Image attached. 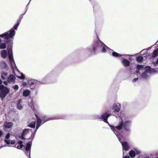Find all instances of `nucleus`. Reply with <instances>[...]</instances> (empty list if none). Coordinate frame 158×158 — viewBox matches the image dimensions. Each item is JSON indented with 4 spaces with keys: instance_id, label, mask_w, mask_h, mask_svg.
Masks as SVG:
<instances>
[{
    "instance_id": "obj_1",
    "label": "nucleus",
    "mask_w": 158,
    "mask_h": 158,
    "mask_svg": "<svg viewBox=\"0 0 158 158\" xmlns=\"http://www.w3.org/2000/svg\"><path fill=\"white\" fill-rule=\"evenodd\" d=\"M115 117L117 118L118 120H119V123L118 125L115 127L110 126L111 129L115 135H118L116 132V130H123L126 132H130L131 131L130 127L132 124L131 121L122 115L121 116H115Z\"/></svg>"
},
{
    "instance_id": "obj_2",
    "label": "nucleus",
    "mask_w": 158,
    "mask_h": 158,
    "mask_svg": "<svg viewBox=\"0 0 158 158\" xmlns=\"http://www.w3.org/2000/svg\"><path fill=\"white\" fill-rule=\"evenodd\" d=\"M7 49L8 50V56L12 69L14 72H15V71H16L18 73V74L17 75H16L17 78L21 79H24L25 78L24 75L23 73L19 71L15 65L12 55L11 46H8Z\"/></svg>"
},
{
    "instance_id": "obj_3",
    "label": "nucleus",
    "mask_w": 158,
    "mask_h": 158,
    "mask_svg": "<svg viewBox=\"0 0 158 158\" xmlns=\"http://www.w3.org/2000/svg\"><path fill=\"white\" fill-rule=\"evenodd\" d=\"M137 70L135 71L136 73L139 74L140 71L144 70V71L142 73L141 77L142 78L145 80L148 79L152 73V70L149 66H147L145 68H143V65H138L136 66Z\"/></svg>"
},
{
    "instance_id": "obj_4",
    "label": "nucleus",
    "mask_w": 158,
    "mask_h": 158,
    "mask_svg": "<svg viewBox=\"0 0 158 158\" xmlns=\"http://www.w3.org/2000/svg\"><path fill=\"white\" fill-rule=\"evenodd\" d=\"M109 49L106 45L100 40L95 43L93 46L92 50L94 53L98 51H101L103 53H105L107 50Z\"/></svg>"
},
{
    "instance_id": "obj_5",
    "label": "nucleus",
    "mask_w": 158,
    "mask_h": 158,
    "mask_svg": "<svg viewBox=\"0 0 158 158\" xmlns=\"http://www.w3.org/2000/svg\"><path fill=\"white\" fill-rule=\"evenodd\" d=\"M20 22V21H18L17 23L14 26L13 28L9 31L0 35V37H4V39L6 40H8L10 38L13 39L15 33V30H17Z\"/></svg>"
},
{
    "instance_id": "obj_6",
    "label": "nucleus",
    "mask_w": 158,
    "mask_h": 158,
    "mask_svg": "<svg viewBox=\"0 0 158 158\" xmlns=\"http://www.w3.org/2000/svg\"><path fill=\"white\" fill-rule=\"evenodd\" d=\"M10 90V88L2 85H0V97L3 101Z\"/></svg>"
},
{
    "instance_id": "obj_7",
    "label": "nucleus",
    "mask_w": 158,
    "mask_h": 158,
    "mask_svg": "<svg viewBox=\"0 0 158 158\" xmlns=\"http://www.w3.org/2000/svg\"><path fill=\"white\" fill-rule=\"evenodd\" d=\"M111 114H110L107 113H105L102 114L101 116L99 115H94L93 117V119H100L103 120L104 122L107 123L110 126L107 121V119L111 115Z\"/></svg>"
},
{
    "instance_id": "obj_8",
    "label": "nucleus",
    "mask_w": 158,
    "mask_h": 158,
    "mask_svg": "<svg viewBox=\"0 0 158 158\" xmlns=\"http://www.w3.org/2000/svg\"><path fill=\"white\" fill-rule=\"evenodd\" d=\"M116 135L122 146L123 151V155H124V151H127L129 149V144L127 142H123L122 141H121V137H122V135Z\"/></svg>"
},
{
    "instance_id": "obj_9",
    "label": "nucleus",
    "mask_w": 158,
    "mask_h": 158,
    "mask_svg": "<svg viewBox=\"0 0 158 158\" xmlns=\"http://www.w3.org/2000/svg\"><path fill=\"white\" fill-rule=\"evenodd\" d=\"M46 116H44L43 117H42V120L43 121H44V122H46L49 120H52L54 119H64L65 118V116L64 115H58L55 117L50 118L45 120V119H44V118Z\"/></svg>"
},
{
    "instance_id": "obj_10",
    "label": "nucleus",
    "mask_w": 158,
    "mask_h": 158,
    "mask_svg": "<svg viewBox=\"0 0 158 158\" xmlns=\"http://www.w3.org/2000/svg\"><path fill=\"white\" fill-rule=\"evenodd\" d=\"M31 142H29L27 143L26 146L25 148V152L27 156H28L29 158H31L30 157V149L31 146Z\"/></svg>"
},
{
    "instance_id": "obj_11",
    "label": "nucleus",
    "mask_w": 158,
    "mask_h": 158,
    "mask_svg": "<svg viewBox=\"0 0 158 158\" xmlns=\"http://www.w3.org/2000/svg\"><path fill=\"white\" fill-rule=\"evenodd\" d=\"M121 105L118 103H114L112 107V110L114 112H118L120 110Z\"/></svg>"
},
{
    "instance_id": "obj_12",
    "label": "nucleus",
    "mask_w": 158,
    "mask_h": 158,
    "mask_svg": "<svg viewBox=\"0 0 158 158\" xmlns=\"http://www.w3.org/2000/svg\"><path fill=\"white\" fill-rule=\"evenodd\" d=\"M35 115L36 116V119L37 120V125L36 126V130L35 131V132L40 126L42 125V120L39 117L35 114Z\"/></svg>"
},
{
    "instance_id": "obj_13",
    "label": "nucleus",
    "mask_w": 158,
    "mask_h": 158,
    "mask_svg": "<svg viewBox=\"0 0 158 158\" xmlns=\"http://www.w3.org/2000/svg\"><path fill=\"white\" fill-rule=\"evenodd\" d=\"M112 55L115 57H122V56H126V57L128 58V57H129V59H131L130 58V57H131V56L130 55H121L120 54H118V53L115 52H113L112 53Z\"/></svg>"
},
{
    "instance_id": "obj_14",
    "label": "nucleus",
    "mask_w": 158,
    "mask_h": 158,
    "mask_svg": "<svg viewBox=\"0 0 158 158\" xmlns=\"http://www.w3.org/2000/svg\"><path fill=\"white\" fill-rule=\"evenodd\" d=\"M31 130L29 129H24L23 131V134L21 136H19V138L22 139H24V136L28 134Z\"/></svg>"
},
{
    "instance_id": "obj_15",
    "label": "nucleus",
    "mask_w": 158,
    "mask_h": 158,
    "mask_svg": "<svg viewBox=\"0 0 158 158\" xmlns=\"http://www.w3.org/2000/svg\"><path fill=\"white\" fill-rule=\"evenodd\" d=\"M15 77L13 74H11L8 77L7 81L9 83H14L15 80Z\"/></svg>"
},
{
    "instance_id": "obj_16",
    "label": "nucleus",
    "mask_w": 158,
    "mask_h": 158,
    "mask_svg": "<svg viewBox=\"0 0 158 158\" xmlns=\"http://www.w3.org/2000/svg\"><path fill=\"white\" fill-rule=\"evenodd\" d=\"M13 125V123L11 122H5L3 124V127L9 129L12 127Z\"/></svg>"
},
{
    "instance_id": "obj_17",
    "label": "nucleus",
    "mask_w": 158,
    "mask_h": 158,
    "mask_svg": "<svg viewBox=\"0 0 158 158\" xmlns=\"http://www.w3.org/2000/svg\"><path fill=\"white\" fill-rule=\"evenodd\" d=\"M122 63L124 66L127 67L129 66L130 62L124 58H122Z\"/></svg>"
},
{
    "instance_id": "obj_18",
    "label": "nucleus",
    "mask_w": 158,
    "mask_h": 158,
    "mask_svg": "<svg viewBox=\"0 0 158 158\" xmlns=\"http://www.w3.org/2000/svg\"><path fill=\"white\" fill-rule=\"evenodd\" d=\"M0 67L2 69L7 70L8 69V66L6 62L2 61L0 62Z\"/></svg>"
},
{
    "instance_id": "obj_19",
    "label": "nucleus",
    "mask_w": 158,
    "mask_h": 158,
    "mask_svg": "<svg viewBox=\"0 0 158 158\" xmlns=\"http://www.w3.org/2000/svg\"><path fill=\"white\" fill-rule=\"evenodd\" d=\"M23 142L22 141H19L18 142V144L15 145V147L18 149H21L23 146Z\"/></svg>"
},
{
    "instance_id": "obj_20",
    "label": "nucleus",
    "mask_w": 158,
    "mask_h": 158,
    "mask_svg": "<svg viewBox=\"0 0 158 158\" xmlns=\"http://www.w3.org/2000/svg\"><path fill=\"white\" fill-rule=\"evenodd\" d=\"M1 57L3 58H5L7 56V51L5 50H2L1 52Z\"/></svg>"
},
{
    "instance_id": "obj_21",
    "label": "nucleus",
    "mask_w": 158,
    "mask_h": 158,
    "mask_svg": "<svg viewBox=\"0 0 158 158\" xmlns=\"http://www.w3.org/2000/svg\"><path fill=\"white\" fill-rule=\"evenodd\" d=\"M21 100L19 99L18 100L17 103L16 105L17 108L19 110H21L23 108V106L21 104Z\"/></svg>"
},
{
    "instance_id": "obj_22",
    "label": "nucleus",
    "mask_w": 158,
    "mask_h": 158,
    "mask_svg": "<svg viewBox=\"0 0 158 158\" xmlns=\"http://www.w3.org/2000/svg\"><path fill=\"white\" fill-rule=\"evenodd\" d=\"M37 83V81L34 80L29 79L27 80V83L30 85H34Z\"/></svg>"
},
{
    "instance_id": "obj_23",
    "label": "nucleus",
    "mask_w": 158,
    "mask_h": 158,
    "mask_svg": "<svg viewBox=\"0 0 158 158\" xmlns=\"http://www.w3.org/2000/svg\"><path fill=\"white\" fill-rule=\"evenodd\" d=\"M8 73L5 72H3L1 74V77L3 80H5L7 79Z\"/></svg>"
},
{
    "instance_id": "obj_24",
    "label": "nucleus",
    "mask_w": 158,
    "mask_h": 158,
    "mask_svg": "<svg viewBox=\"0 0 158 158\" xmlns=\"http://www.w3.org/2000/svg\"><path fill=\"white\" fill-rule=\"evenodd\" d=\"M30 91L28 89H25L23 90V95L24 97L28 96L30 94Z\"/></svg>"
},
{
    "instance_id": "obj_25",
    "label": "nucleus",
    "mask_w": 158,
    "mask_h": 158,
    "mask_svg": "<svg viewBox=\"0 0 158 158\" xmlns=\"http://www.w3.org/2000/svg\"><path fill=\"white\" fill-rule=\"evenodd\" d=\"M158 55V48L156 50H155L153 53V55L152 56V58H154L156 57Z\"/></svg>"
},
{
    "instance_id": "obj_26",
    "label": "nucleus",
    "mask_w": 158,
    "mask_h": 158,
    "mask_svg": "<svg viewBox=\"0 0 158 158\" xmlns=\"http://www.w3.org/2000/svg\"><path fill=\"white\" fill-rule=\"evenodd\" d=\"M35 121H32L28 125L29 127L32 128H35Z\"/></svg>"
},
{
    "instance_id": "obj_27",
    "label": "nucleus",
    "mask_w": 158,
    "mask_h": 158,
    "mask_svg": "<svg viewBox=\"0 0 158 158\" xmlns=\"http://www.w3.org/2000/svg\"><path fill=\"white\" fill-rule=\"evenodd\" d=\"M129 153L130 156L132 157H134L135 155V152L133 150L130 151L129 152Z\"/></svg>"
},
{
    "instance_id": "obj_28",
    "label": "nucleus",
    "mask_w": 158,
    "mask_h": 158,
    "mask_svg": "<svg viewBox=\"0 0 158 158\" xmlns=\"http://www.w3.org/2000/svg\"><path fill=\"white\" fill-rule=\"evenodd\" d=\"M29 105L31 107L32 110H34L35 108L34 107V105H33V102L32 100H31V103L30 104H29Z\"/></svg>"
},
{
    "instance_id": "obj_29",
    "label": "nucleus",
    "mask_w": 158,
    "mask_h": 158,
    "mask_svg": "<svg viewBox=\"0 0 158 158\" xmlns=\"http://www.w3.org/2000/svg\"><path fill=\"white\" fill-rule=\"evenodd\" d=\"M143 60V58L142 56H138L137 58V61L139 62H141Z\"/></svg>"
},
{
    "instance_id": "obj_30",
    "label": "nucleus",
    "mask_w": 158,
    "mask_h": 158,
    "mask_svg": "<svg viewBox=\"0 0 158 158\" xmlns=\"http://www.w3.org/2000/svg\"><path fill=\"white\" fill-rule=\"evenodd\" d=\"M6 47V45L5 43H2L0 44V48L4 49Z\"/></svg>"
},
{
    "instance_id": "obj_31",
    "label": "nucleus",
    "mask_w": 158,
    "mask_h": 158,
    "mask_svg": "<svg viewBox=\"0 0 158 158\" xmlns=\"http://www.w3.org/2000/svg\"><path fill=\"white\" fill-rule=\"evenodd\" d=\"M12 88L16 90H17L19 89V86L18 85H15L12 86Z\"/></svg>"
},
{
    "instance_id": "obj_32",
    "label": "nucleus",
    "mask_w": 158,
    "mask_h": 158,
    "mask_svg": "<svg viewBox=\"0 0 158 158\" xmlns=\"http://www.w3.org/2000/svg\"><path fill=\"white\" fill-rule=\"evenodd\" d=\"M10 140L5 139L4 140L5 143H6L7 144H10Z\"/></svg>"
},
{
    "instance_id": "obj_33",
    "label": "nucleus",
    "mask_w": 158,
    "mask_h": 158,
    "mask_svg": "<svg viewBox=\"0 0 158 158\" xmlns=\"http://www.w3.org/2000/svg\"><path fill=\"white\" fill-rule=\"evenodd\" d=\"M10 134L9 133H7L6 136H5V138L6 139H8L10 137Z\"/></svg>"
},
{
    "instance_id": "obj_34",
    "label": "nucleus",
    "mask_w": 158,
    "mask_h": 158,
    "mask_svg": "<svg viewBox=\"0 0 158 158\" xmlns=\"http://www.w3.org/2000/svg\"><path fill=\"white\" fill-rule=\"evenodd\" d=\"M22 85L24 86H27V85H28L27 83L25 82H23L22 83Z\"/></svg>"
},
{
    "instance_id": "obj_35",
    "label": "nucleus",
    "mask_w": 158,
    "mask_h": 158,
    "mask_svg": "<svg viewBox=\"0 0 158 158\" xmlns=\"http://www.w3.org/2000/svg\"><path fill=\"white\" fill-rule=\"evenodd\" d=\"M3 135V132L1 131H0V138Z\"/></svg>"
},
{
    "instance_id": "obj_36",
    "label": "nucleus",
    "mask_w": 158,
    "mask_h": 158,
    "mask_svg": "<svg viewBox=\"0 0 158 158\" xmlns=\"http://www.w3.org/2000/svg\"><path fill=\"white\" fill-rule=\"evenodd\" d=\"M10 143H11L12 144H14L15 143V141L14 140H10Z\"/></svg>"
},
{
    "instance_id": "obj_37",
    "label": "nucleus",
    "mask_w": 158,
    "mask_h": 158,
    "mask_svg": "<svg viewBox=\"0 0 158 158\" xmlns=\"http://www.w3.org/2000/svg\"><path fill=\"white\" fill-rule=\"evenodd\" d=\"M138 79V78H135L133 80H132V81L133 82H136L137 80Z\"/></svg>"
},
{
    "instance_id": "obj_38",
    "label": "nucleus",
    "mask_w": 158,
    "mask_h": 158,
    "mask_svg": "<svg viewBox=\"0 0 158 158\" xmlns=\"http://www.w3.org/2000/svg\"><path fill=\"white\" fill-rule=\"evenodd\" d=\"M3 83L4 84H5L6 85H7L8 83L6 81H4Z\"/></svg>"
},
{
    "instance_id": "obj_39",
    "label": "nucleus",
    "mask_w": 158,
    "mask_h": 158,
    "mask_svg": "<svg viewBox=\"0 0 158 158\" xmlns=\"http://www.w3.org/2000/svg\"><path fill=\"white\" fill-rule=\"evenodd\" d=\"M156 64L158 65V58L157 59L156 62Z\"/></svg>"
},
{
    "instance_id": "obj_40",
    "label": "nucleus",
    "mask_w": 158,
    "mask_h": 158,
    "mask_svg": "<svg viewBox=\"0 0 158 158\" xmlns=\"http://www.w3.org/2000/svg\"><path fill=\"white\" fill-rule=\"evenodd\" d=\"M2 80L1 79H0V84H2Z\"/></svg>"
},
{
    "instance_id": "obj_41",
    "label": "nucleus",
    "mask_w": 158,
    "mask_h": 158,
    "mask_svg": "<svg viewBox=\"0 0 158 158\" xmlns=\"http://www.w3.org/2000/svg\"><path fill=\"white\" fill-rule=\"evenodd\" d=\"M90 49V48H87V49L89 50V49Z\"/></svg>"
},
{
    "instance_id": "obj_42",
    "label": "nucleus",
    "mask_w": 158,
    "mask_h": 158,
    "mask_svg": "<svg viewBox=\"0 0 158 158\" xmlns=\"http://www.w3.org/2000/svg\"><path fill=\"white\" fill-rule=\"evenodd\" d=\"M1 40L0 39V43H1Z\"/></svg>"
},
{
    "instance_id": "obj_43",
    "label": "nucleus",
    "mask_w": 158,
    "mask_h": 158,
    "mask_svg": "<svg viewBox=\"0 0 158 158\" xmlns=\"http://www.w3.org/2000/svg\"><path fill=\"white\" fill-rule=\"evenodd\" d=\"M29 4V3L28 4H27V6H28V5Z\"/></svg>"
},
{
    "instance_id": "obj_44",
    "label": "nucleus",
    "mask_w": 158,
    "mask_h": 158,
    "mask_svg": "<svg viewBox=\"0 0 158 158\" xmlns=\"http://www.w3.org/2000/svg\"><path fill=\"white\" fill-rule=\"evenodd\" d=\"M156 158H158V157H156Z\"/></svg>"
},
{
    "instance_id": "obj_45",
    "label": "nucleus",
    "mask_w": 158,
    "mask_h": 158,
    "mask_svg": "<svg viewBox=\"0 0 158 158\" xmlns=\"http://www.w3.org/2000/svg\"><path fill=\"white\" fill-rule=\"evenodd\" d=\"M139 158H141V157H140Z\"/></svg>"
},
{
    "instance_id": "obj_46",
    "label": "nucleus",
    "mask_w": 158,
    "mask_h": 158,
    "mask_svg": "<svg viewBox=\"0 0 158 158\" xmlns=\"http://www.w3.org/2000/svg\"><path fill=\"white\" fill-rule=\"evenodd\" d=\"M31 0H30V1H31Z\"/></svg>"
}]
</instances>
